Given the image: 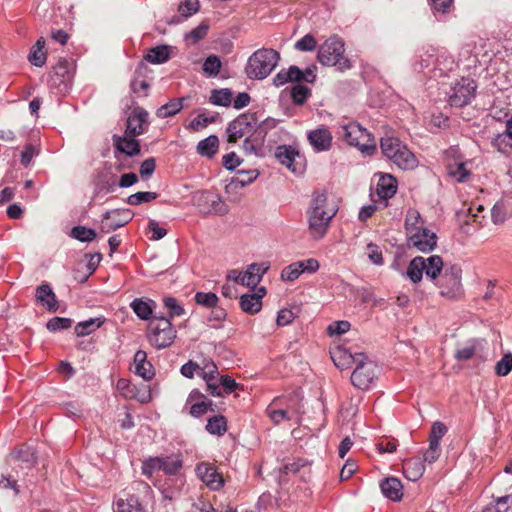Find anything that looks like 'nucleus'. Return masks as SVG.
Here are the masks:
<instances>
[{"label":"nucleus","instance_id":"5701e85b","mask_svg":"<svg viewBox=\"0 0 512 512\" xmlns=\"http://www.w3.org/2000/svg\"><path fill=\"white\" fill-rule=\"evenodd\" d=\"M149 72V67L144 61L139 62L135 69L134 78L131 81V89L134 93H141L147 95V91L150 87L148 81L145 79L146 73Z\"/></svg>","mask_w":512,"mask_h":512},{"label":"nucleus","instance_id":"f03ea898","mask_svg":"<svg viewBox=\"0 0 512 512\" xmlns=\"http://www.w3.org/2000/svg\"><path fill=\"white\" fill-rule=\"evenodd\" d=\"M279 60L278 51L272 48H260L248 58L245 74L251 80H263L272 73Z\"/></svg>","mask_w":512,"mask_h":512},{"label":"nucleus","instance_id":"7ed1b4c3","mask_svg":"<svg viewBox=\"0 0 512 512\" xmlns=\"http://www.w3.org/2000/svg\"><path fill=\"white\" fill-rule=\"evenodd\" d=\"M384 157L403 170H412L418 166L414 153L399 138L385 137L380 141Z\"/></svg>","mask_w":512,"mask_h":512},{"label":"nucleus","instance_id":"f704fd0d","mask_svg":"<svg viewBox=\"0 0 512 512\" xmlns=\"http://www.w3.org/2000/svg\"><path fill=\"white\" fill-rule=\"evenodd\" d=\"M45 40L43 37H40L34 46L31 48V51L28 55V60L30 63L36 67H42L46 63V52L44 51Z\"/></svg>","mask_w":512,"mask_h":512},{"label":"nucleus","instance_id":"58836bf2","mask_svg":"<svg viewBox=\"0 0 512 512\" xmlns=\"http://www.w3.org/2000/svg\"><path fill=\"white\" fill-rule=\"evenodd\" d=\"M279 402L280 400L275 399L273 403L266 409L268 417L275 425H279L282 421H288L292 419V414L289 409L273 408V406L278 405Z\"/></svg>","mask_w":512,"mask_h":512},{"label":"nucleus","instance_id":"0eeeda50","mask_svg":"<svg viewBox=\"0 0 512 512\" xmlns=\"http://www.w3.org/2000/svg\"><path fill=\"white\" fill-rule=\"evenodd\" d=\"M176 333L169 318L154 316L148 324L147 338L156 349H164L174 342Z\"/></svg>","mask_w":512,"mask_h":512},{"label":"nucleus","instance_id":"a19ab883","mask_svg":"<svg viewBox=\"0 0 512 512\" xmlns=\"http://www.w3.org/2000/svg\"><path fill=\"white\" fill-rule=\"evenodd\" d=\"M206 430L212 435H223L227 431V420L222 415L213 416L208 419Z\"/></svg>","mask_w":512,"mask_h":512},{"label":"nucleus","instance_id":"412c9836","mask_svg":"<svg viewBox=\"0 0 512 512\" xmlns=\"http://www.w3.org/2000/svg\"><path fill=\"white\" fill-rule=\"evenodd\" d=\"M35 298L49 312L54 313L59 309L56 295L48 283H42L36 288Z\"/></svg>","mask_w":512,"mask_h":512},{"label":"nucleus","instance_id":"864d4df0","mask_svg":"<svg viewBox=\"0 0 512 512\" xmlns=\"http://www.w3.org/2000/svg\"><path fill=\"white\" fill-rule=\"evenodd\" d=\"M158 197L156 192H137L135 194L130 195L127 198V203L132 206L139 205L141 203L150 202Z\"/></svg>","mask_w":512,"mask_h":512},{"label":"nucleus","instance_id":"f3484780","mask_svg":"<svg viewBox=\"0 0 512 512\" xmlns=\"http://www.w3.org/2000/svg\"><path fill=\"white\" fill-rule=\"evenodd\" d=\"M409 243L421 252H430L437 245V236L425 228L409 236Z\"/></svg>","mask_w":512,"mask_h":512},{"label":"nucleus","instance_id":"4be33fe9","mask_svg":"<svg viewBox=\"0 0 512 512\" xmlns=\"http://www.w3.org/2000/svg\"><path fill=\"white\" fill-rule=\"evenodd\" d=\"M268 268L269 267L265 263H253L249 265L247 270L243 274L241 285H245L252 289L255 288L261 281L263 275L266 273Z\"/></svg>","mask_w":512,"mask_h":512},{"label":"nucleus","instance_id":"c85d7f7f","mask_svg":"<svg viewBox=\"0 0 512 512\" xmlns=\"http://www.w3.org/2000/svg\"><path fill=\"white\" fill-rule=\"evenodd\" d=\"M134 313L142 320H150L153 318V309L156 306L153 300L144 301L141 298L134 299L130 304Z\"/></svg>","mask_w":512,"mask_h":512},{"label":"nucleus","instance_id":"f8f14e48","mask_svg":"<svg viewBox=\"0 0 512 512\" xmlns=\"http://www.w3.org/2000/svg\"><path fill=\"white\" fill-rule=\"evenodd\" d=\"M74 70L73 61L65 58L60 59L49 76L50 85L58 88L60 92L66 91L73 80Z\"/></svg>","mask_w":512,"mask_h":512},{"label":"nucleus","instance_id":"4c0bfd02","mask_svg":"<svg viewBox=\"0 0 512 512\" xmlns=\"http://www.w3.org/2000/svg\"><path fill=\"white\" fill-rule=\"evenodd\" d=\"M161 471L167 475H176L183 467V461L179 456H163L160 457Z\"/></svg>","mask_w":512,"mask_h":512},{"label":"nucleus","instance_id":"bf43d9fd","mask_svg":"<svg viewBox=\"0 0 512 512\" xmlns=\"http://www.w3.org/2000/svg\"><path fill=\"white\" fill-rule=\"evenodd\" d=\"M302 264H298V262H294L288 266H286L281 272V279L283 281L293 282L302 274L300 272V267Z\"/></svg>","mask_w":512,"mask_h":512},{"label":"nucleus","instance_id":"5fc2aeb1","mask_svg":"<svg viewBox=\"0 0 512 512\" xmlns=\"http://www.w3.org/2000/svg\"><path fill=\"white\" fill-rule=\"evenodd\" d=\"M72 323L73 321L70 318L54 317L47 322L46 327L51 332H57L59 330L70 328Z\"/></svg>","mask_w":512,"mask_h":512},{"label":"nucleus","instance_id":"1a4fd4ad","mask_svg":"<svg viewBox=\"0 0 512 512\" xmlns=\"http://www.w3.org/2000/svg\"><path fill=\"white\" fill-rule=\"evenodd\" d=\"M356 359L358 362L351 374V383L358 389H369L377 377V366L363 353H358Z\"/></svg>","mask_w":512,"mask_h":512},{"label":"nucleus","instance_id":"e2e57ef3","mask_svg":"<svg viewBox=\"0 0 512 512\" xmlns=\"http://www.w3.org/2000/svg\"><path fill=\"white\" fill-rule=\"evenodd\" d=\"M208 30L209 25L203 22L186 35V40H191L192 44H195L206 37Z\"/></svg>","mask_w":512,"mask_h":512},{"label":"nucleus","instance_id":"c03bdc74","mask_svg":"<svg viewBox=\"0 0 512 512\" xmlns=\"http://www.w3.org/2000/svg\"><path fill=\"white\" fill-rule=\"evenodd\" d=\"M311 96V89L302 84H296L291 89V99L295 105H303Z\"/></svg>","mask_w":512,"mask_h":512},{"label":"nucleus","instance_id":"3c124183","mask_svg":"<svg viewBox=\"0 0 512 512\" xmlns=\"http://www.w3.org/2000/svg\"><path fill=\"white\" fill-rule=\"evenodd\" d=\"M141 471L147 478H151L154 472L161 471L160 457H149L143 461Z\"/></svg>","mask_w":512,"mask_h":512},{"label":"nucleus","instance_id":"0e129e2a","mask_svg":"<svg viewBox=\"0 0 512 512\" xmlns=\"http://www.w3.org/2000/svg\"><path fill=\"white\" fill-rule=\"evenodd\" d=\"M446 432H447V427L442 422H439V421L434 422L431 427V431H430V435H429V442L436 443V444L440 445V440L446 434Z\"/></svg>","mask_w":512,"mask_h":512},{"label":"nucleus","instance_id":"774afa93","mask_svg":"<svg viewBox=\"0 0 512 512\" xmlns=\"http://www.w3.org/2000/svg\"><path fill=\"white\" fill-rule=\"evenodd\" d=\"M213 122H215V117H208L205 114H199L190 122L189 129L193 131H199L201 128H204Z\"/></svg>","mask_w":512,"mask_h":512},{"label":"nucleus","instance_id":"09e8293b","mask_svg":"<svg viewBox=\"0 0 512 512\" xmlns=\"http://www.w3.org/2000/svg\"><path fill=\"white\" fill-rule=\"evenodd\" d=\"M218 301V296L212 292H197L195 294V302L206 308H215Z\"/></svg>","mask_w":512,"mask_h":512},{"label":"nucleus","instance_id":"393cba45","mask_svg":"<svg viewBox=\"0 0 512 512\" xmlns=\"http://www.w3.org/2000/svg\"><path fill=\"white\" fill-rule=\"evenodd\" d=\"M135 373L144 380H151L155 371L153 365L147 361V354L143 350H138L134 355Z\"/></svg>","mask_w":512,"mask_h":512},{"label":"nucleus","instance_id":"69168bd1","mask_svg":"<svg viewBox=\"0 0 512 512\" xmlns=\"http://www.w3.org/2000/svg\"><path fill=\"white\" fill-rule=\"evenodd\" d=\"M316 45V39L311 34H306L295 43L294 47L298 51H313Z\"/></svg>","mask_w":512,"mask_h":512},{"label":"nucleus","instance_id":"a18cd8bd","mask_svg":"<svg viewBox=\"0 0 512 512\" xmlns=\"http://www.w3.org/2000/svg\"><path fill=\"white\" fill-rule=\"evenodd\" d=\"M71 237L77 239L80 242H91L93 241L97 233L92 228H87L85 226H75L71 229L70 233Z\"/></svg>","mask_w":512,"mask_h":512},{"label":"nucleus","instance_id":"49530a36","mask_svg":"<svg viewBox=\"0 0 512 512\" xmlns=\"http://www.w3.org/2000/svg\"><path fill=\"white\" fill-rule=\"evenodd\" d=\"M210 101L217 106H230L232 102V92L230 89H215L212 91Z\"/></svg>","mask_w":512,"mask_h":512},{"label":"nucleus","instance_id":"423d86ee","mask_svg":"<svg viewBox=\"0 0 512 512\" xmlns=\"http://www.w3.org/2000/svg\"><path fill=\"white\" fill-rule=\"evenodd\" d=\"M442 269L443 260L440 256L432 255L428 258L417 256L410 261L406 275L413 283H418L422 280L423 273L431 280H436Z\"/></svg>","mask_w":512,"mask_h":512},{"label":"nucleus","instance_id":"e433bc0d","mask_svg":"<svg viewBox=\"0 0 512 512\" xmlns=\"http://www.w3.org/2000/svg\"><path fill=\"white\" fill-rule=\"evenodd\" d=\"M105 319L102 317L90 318L88 320L77 323L75 326V334L78 337H83L91 334L101 327Z\"/></svg>","mask_w":512,"mask_h":512},{"label":"nucleus","instance_id":"a878e982","mask_svg":"<svg viewBox=\"0 0 512 512\" xmlns=\"http://www.w3.org/2000/svg\"><path fill=\"white\" fill-rule=\"evenodd\" d=\"M239 305L244 313L254 315L262 308V295L259 293H247L240 297Z\"/></svg>","mask_w":512,"mask_h":512},{"label":"nucleus","instance_id":"9b49d317","mask_svg":"<svg viewBox=\"0 0 512 512\" xmlns=\"http://www.w3.org/2000/svg\"><path fill=\"white\" fill-rule=\"evenodd\" d=\"M477 89L476 82L470 77H462L450 89L448 102L452 107H463L468 105L475 97Z\"/></svg>","mask_w":512,"mask_h":512},{"label":"nucleus","instance_id":"680f3d73","mask_svg":"<svg viewBox=\"0 0 512 512\" xmlns=\"http://www.w3.org/2000/svg\"><path fill=\"white\" fill-rule=\"evenodd\" d=\"M491 218L494 224H502L507 218V208L503 202H497L491 209Z\"/></svg>","mask_w":512,"mask_h":512},{"label":"nucleus","instance_id":"2f4dec72","mask_svg":"<svg viewBox=\"0 0 512 512\" xmlns=\"http://www.w3.org/2000/svg\"><path fill=\"white\" fill-rule=\"evenodd\" d=\"M296 156H298V152L293 147L287 145H280L275 151L276 159L294 172L296 169L292 166Z\"/></svg>","mask_w":512,"mask_h":512},{"label":"nucleus","instance_id":"37998d69","mask_svg":"<svg viewBox=\"0 0 512 512\" xmlns=\"http://www.w3.org/2000/svg\"><path fill=\"white\" fill-rule=\"evenodd\" d=\"M491 144L497 151L503 154H507L512 150V138L506 132L495 135Z\"/></svg>","mask_w":512,"mask_h":512},{"label":"nucleus","instance_id":"72a5a7b5","mask_svg":"<svg viewBox=\"0 0 512 512\" xmlns=\"http://www.w3.org/2000/svg\"><path fill=\"white\" fill-rule=\"evenodd\" d=\"M405 229L410 236L417 231L425 229L424 220L416 209H409L405 218Z\"/></svg>","mask_w":512,"mask_h":512},{"label":"nucleus","instance_id":"7c9ffc66","mask_svg":"<svg viewBox=\"0 0 512 512\" xmlns=\"http://www.w3.org/2000/svg\"><path fill=\"white\" fill-rule=\"evenodd\" d=\"M397 191V181L396 179L391 176H385L382 177L376 188V192L378 196L382 199H389L392 198Z\"/></svg>","mask_w":512,"mask_h":512},{"label":"nucleus","instance_id":"8fccbe9b","mask_svg":"<svg viewBox=\"0 0 512 512\" xmlns=\"http://www.w3.org/2000/svg\"><path fill=\"white\" fill-rule=\"evenodd\" d=\"M164 307L168 311V317L170 320L176 316H181L184 314V308L178 303V301L174 297H165L163 299Z\"/></svg>","mask_w":512,"mask_h":512},{"label":"nucleus","instance_id":"2eb2a0df","mask_svg":"<svg viewBox=\"0 0 512 512\" xmlns=\"http://www.w3.org/2000/svg\"><path fill=\"white\" fill-rule=\"evenodd\" d=\"M148 117L149 114L144 108L135 107L127 118L126 134L137 137L146 132L149 126Z\"/></svg>","mask_w":512,"mask_h":512},{"label":"nucleus","instance_id":"473e14b6","mask_svg":"<svg viewBox=\"0 0 512 512\" xmlns=\"http://www.w3.org/2000/svg\"><path fill=\"white\" fill-rule=\"evenodd\" d=\"M357 354H352L347 350L337 349L331 353V359L334 362L335 366L340 369H346L351 366L352 363L357 364L358 360Z\"/></svg>","mask_w":512,"mask_h":512},{"label":"nucleus","instance_id":"338daca9","mask_svg":"<svg viewBox=\"0 0 512 512\" xmlns=\"http://www.w3.org/2000/svg\"><path fill=\"white\" fill-rule=\"evenodd\" d=\"M367 256L375 265H382L384 263L382 251L377 244L372 242L367 244Z\"/></svg>","mask_w":512,"mask_h":512},{"label":"nucleus","instance_id":"9d476101","mask_svg":"<svg viewBox=\"0 0 512 512\" xmlns=\"http://www.w3.org/2000/svg\"><path fill=\"white\" fill-rule=\"evenodd\" d=\"M258 118L256 113H243L231 121L226 129L228 134L227 141L229 143H236L238 139L256 134V125Z\"/></svg>","mask_w":512,"mask_h":512},{"label":"nucleus","instance_id":"39448f33","mask_svg":"<svg viewBox=\"0 0 512 512\" xmlns=\"http://www.w3.org/2000/svg\"><path fill=\"white\" fill-rule=\"evenodd\" d=\"M435 281L441 296L447 299H459L464 294L462 268L459 264H444Z\"/></svg>","mask_w":512,"mask_h":512},{"label":"nucleus","instance_id":"79ce46f5","mask_svg":"<svg viewBox=\"0 0 512 512\" xmlns=\"http://www.w3.org/2000/svg\"><path fill=\"white\" fill-rule=\"evenodd\" d=\"M222 67V62L219 56L215 54L209 55L203 63V72L208 77H216Z\"/></svg>","mask_w":512,"mask_h":512},{"label":"nucleus","instance_id":"4468645a","mask_svg":"<svg viewBox=\"0 0 512 512\" xmlns=\"http://www.w3.org/2000/svg\"><path fill=\"white\" fill-rule=\"evenodd\" d=\"M134 213L130 209H113L106 211L101 218L100 231L109 234L132 221Z\"/></svg>","mask_w":512,"mask_h":512},{"label":"nucleus","instance_id":"a211bd4d","mask_svg":"<svg viewBox=\"0 0 512 512\" xmlns=\"http://www.w3.org/2000/svg\"><path fill=\"white\" fill-rule=\"evenodd\" d=\"M308 141L317 152L328 151L332 146V134L326 127H320L309 131Z\"/></svg>","mask_w":512,"mask_h":512},{"label":"nucleus","instance_id":"cd10ccee","mask_svg":"<svg viewBox=\"0 0 512 512\" xmlns=\"http://www.w3.org/2000/svg\"><path fill=\"white\" fill-rule=\"evenodd\" d=\"M437 49L433 46L427 45L423 46L418 50V60L414 63V69L418 72L424 70L434 63V59L436 57Z\"/></svg>","mask_w":512,"mask_h":512},{"label":"nucleus","instance_id":"c9c22d12","mask_svg":"<svg viewBox=\"0 0 512 512\" xmlns=\"http://www.w3.org/2000/svg\"><path fill=\"white\" fill-rule=\"evenodd\" d=\"M219 139L216 135H210L197 144V152L208 158H212L218 151Z\"/></svg>","mask_w":512,"mask_h":512},{"label":"nucleus","instance_id":"ddd939ff","mask_svg":"<svg viewBox=\"0 0 512 512\" xmlns=\"http://www.w3.org/2000/svg\"><path fill=\"white\" fill-rule=\"evenodd\" d=\"M195 205L203 214L225 215L228 206L217 194L210 191H200L194 196Z\"/></svg>","mask_w":512,"mask_h":512},{"label":"nucleus","instance_id":"de8ad7c7","mask_svg":"<svg viewBox=\"0 0 512 512\" xmlns=\"http://www.w3.org/2000/svg\"><path fill=\"white\" fill-rule=\"evenodd\" d=\"M264 138L258 134H251L247 136L243 142V150L246 153H257L263 146Z\"/></svg>","mask_w":512,"mask_h":512},{"label":"nucleus","instance_id":"6ab92c4d","mask_svg":"<svg viewBox=\"0 0 512 512\" xmlns=\"http://www.w3.org/2000/svg\"><path fill=\"white\" fill-rule=\"evenodd\" d=\"M114 512H146L138 496L123 493L114 501Z\"/></svg>","mask_w":512,"mask_h":512},{"label":"nucleus","instance_id":"052dcab7","mask_svg":"<svg viewBox=\"0 0 512 512\" xmlns=\"http://www.w3.org/2000/svg\"><path fill=\"white\" fill-rule=\"evenodd\" d=\"M512 370V354H505L495 366V372L498 376H506Z\"/></svg>","mask_w":512,"mask_h":512},{"label":"nucleus","instance_id":"4d7b16f0","mask_svg":"<svg viewBox=\"0 0 512 512\" xmlns=\"http://www.w3.org/2000/svg\"><path fill=\"white\" fill-rule=\"evenodd\" d=\"M214 411L213 403L211 400H202L196 403H193L190 407V415L193 417H200L207 413L208 411Z\"/></svg>","mask_w":512,"mask_h":512},{"label":"nucleus","instance_id":"aec40b11","mask_svg":"<svg viewBox=\"0 0 512 512\" xmlns=\"http://www.w3.org/2000/svg\"><path fill=\"white\" fill-rule=\"evenodd\" d=\"M113 144L115 150L126 156L133 157L140 153L139 141L134 136H128L126 132H124L123 136L114 135Z\"/></svg>","mask_w":512,"mask_h":512},{"label":"nucleus","instance_id":"6e6552de","mask_svg":"<svg viewBox=\"0 0 512 512\" xmlns=\"http://www.w3.org/2000/svg\"><path fill=\"white\" fill-rule=\"evenodd\" d=\"M346 142L357 147L362 153L371 155L376 150L374 137L360 124L351 122L342 127Z\"/></svg>","mask_w":512,"mask_h":512},{"label":"nucleus","instance_id":"6e6d98bb","mask_svg":"<svg viewBox=\"0 0 512 512\" xmlns=\"http://www.w3.org/2000/svg\"><path fill=\"white\" fill-rule=\"evenodd\" d=\"M258 175L259 173L256 170H240L237 172V175L233 179V183H235L236 185H240L241 187H244L252 183L258 177Z\"/></svg>","mask_w":512,"mask_h":512},{"label":"nucleus","instance_id":"ea45409f","mask_svg":"<svg viewBox=\"0 0 512 512\" xmlns=\"http://www.w3.org/2000/svg\"><path fill=\"white\" fill-rule=\"evenodd\" d=\"M184 98H174L170 100L168 103L159 107L156 111V115L159 118H167L176 115L183 108Z\"/></svg>","mask_w":512,"mask_h":512},{"label":"nucleus","instance_id":"bb28decb","mask_svg":"<svg viewBox=\"0 0 512 512\" xmlns=\"http://www.w3.org/2000/svg\"><path fill=\"white\" fill-rule=\"evenodd\" d=\"M424 471V463L419 458H411L403 462V473L410 481H417L422 477Z\"/></svg>","mask_w":512,"mask_h":512},{"label":"nucleus","instance_id":"c756f323","mask_svg":"<svg viewBox=\"0 0 512 512\" xmlns=\"http://www.w3.org/2000/svg\"><path fill=\"white\" fill-rule=\"evenodd\" d=\"M170 59V47L168 45H159L150 48L144 56V61L152 64H162Z\"/></svg>","mask_w":512,"mask_h":512},{"label":"nucleus","instance_id":"603ef678","mask_svg":"<svg viewBox=\"0 0 512 512\" xmlns=\"http://www.w3.org/2000/svg\"><path fill=\"white\" fill-rule=\"evenodd\" d=\"M199 7V0H185L179 4L178 11L183 19H187L188 17L197 13Z\"/></svg>","mask_w":512,"mask_h":512},{"label":"nucleus","instance_id":"b1692460","mask_svg":"<svg viewBox=\"0 0 512 512\" xmlns=\"http://www.w3.org/2000/svg\"><path fill=\"white\" fill-rule=\"evenodd\" d=\"M380 488L385 497L392 501H400L403 496V485L398 478L388 477L381 481Z\"/></svg>","mask_w":512,"mask_h":512},{"label":"nucleus","instance_id":"20e7f679","mask_svg":"<svg viewBox=\"0 0 512 512\" xmlns=\"http://www.w3.org/2000/svg\"><path fill=\"white\" fill-rule=\"evenodd\" d=\"M344 52V42L337 35H333L319 46L317 60L324 66H335L343 72L352 67L351 61L344 56Z\"/></svg>","mask_w":512,"mask_h":512},{"label":"nucleus","instance_id":"dca6fc26","mask_svg":"<svg viewBox=\"0 0 512 512\" xmlns=\"http://www.w3.org/2000/svg\"><path fill=\"white\" fill-rule=\"evenodd\" d=\"M198 478L206 484L211 490H219L224 485V479L217 468L209 463H199L195 469Z\"/></svg>","mask_w":512,"mask_h":512},{"label":"nucleus","instance_id":"13d9d810","mask_svg":"<svg viewBox=\"0 0 512 512\" xmlns=\"http://www.w3.org/2000/svg\"><path fill=\"white\" fill-rule=\"evenodd\" d=\"M206 368L208 371L206 372V375H204V378L207 381V392L212 396H222L220 386L210 382L213 377L212 375L217 371V367L212 363L210 366L207 365Z\"/></svg>","mask_w":512,"mask_h":512},{"label":"nucleus","instance_id":"f257e3e1","mask_svg":"<svg viewBox=\"0 0 512 512\" xmlns=\"http://www.w3.org/2000/svg\"><path fill=\"white\" fill-rule=\"evenodd\" d=\"M337 212L338 207L329 202L326 191H315L312 194L306 215L308 231L314 240H320L325 236Z\"/></svg>","mask_w":512,"mask_h":512}]
</instances>
